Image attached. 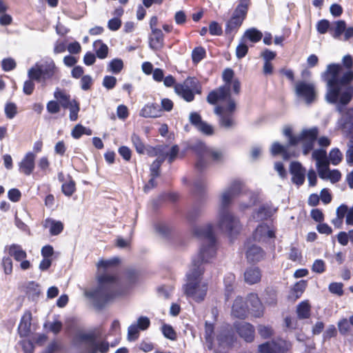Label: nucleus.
<instances>
[{
	"label": "nucleus",
	"mask_w": 353,
	"mask_h": 353,
	"mask_svg": "<svg viewBox=\"0 0 353 353\" xmlns=\"http://www.w3.org/2000/svg\"><path fill=\"white\" fill-rule=\"evenodd\" d=\"M193 231L202 243L199 254L192 258V268L186 274V283L183 285V290L187 298L201 303L205 300L208 290V283L202 281L204 272L202 265L214 257L216 252V238L211 223L196 227Z\"/></svg>",
	"instance_id": "1"
},
{
	"label": "nucleus",
	"mask_w": 353,
	"mask_h": 353,
	"mask_svg": "<svg viewBox=\"0 0 353 353\" xmlns=\"http://www.w3.org/2000/svg\"><path fill=\"white\" fill-rule=\"evenodd\" d=\"M343 66L339 63H331L322 74V79L326 82L325 100L328 103L335 104L336 110L341 114L345 112L344 107L353 98V71L344 72L340 77Z\"/></svg>",
	"instance_id": "2"
},
{
	"label": "nucleus",
	"mask_w": 353,
	"mask_h": 353,
	"mask_svg": "<svg viewBox=\"0 0 353 353\" xmlns=\"http://www.w3.org/2000/svg\"><path fill=\"white\" fill-rule=\"evenodd\" d=\"M234 77V72L232 69H225L222 74L225 84L210 92L207 97V101L212 105H216L219 101H227L226 105H217L214 109V112L218 117L219 125L225 130H231L236 125L234 118L236 104L230 93Z\"/></svg>",
	"instance_id": "3"
},
{
	"label": "nucleus",
	"mask_w": 353,
	"mask_h": 353,
	"mask_svg": "<svg viewBox=\"0 0 353 353\" xmlns=\"http://www.w3.org/2000/svg\"><path fill=\"white\" fill-rule=\"evenodd\" d=\"M243 184L239 180H234L223 192L219 212L218 227L230 236L236 234L241 228L239 219L229 210L228 207L232 200L239 195L243 190Z\"/></svg>",
	"instance_id": "4"
},
{
	"label": "nucleus",
	"mask_w": 353,
	"mask_h": 353,
	"mask_svg": "<svg viewBox=\"0 0 353 353\" xmlns=\"http://www.w3.org/2000/svg\"><path fill=\"white\" fill-rule=\"evenodd\" d=\"M85 294L92 300L97 309H102L108 301L121 294L117 276L102 274L98 276V286Z\"/></svg>",
	"instance_id": "5"
},
{
	"label": "nucleus",
	"mask_w": 353,
	"mask_h": 353,
	"mask_svg": "<svg viewBox=\"0 0 353 353\" xmlns=\"http://www.w3.org/2000/svg\"><path fill=\"white\" fill-rule=\"evenodd\" d=\"M250 5V0H238V4L232 16L226 21L225 34L231 40L233 39L245 19Z\"/></svg>",
	"instance_id": "6"
},
{
	"label": "nucleus",
	"mask_w": 353,
	"mask_h": 353,
	"mask_svg": "<svg viewBox=\"0 0 353 353\" xmlns=\"http://www.w3.org/2000/svg\"><path fill=\"white\" fill-rule=\"evenodd\" d=\"M58 69L54 61L48 58L37 63L28 71V77L37 82L46 83L53 79Z\"/></svg>",
	"instance_id": "7"
},
{
	"label": "nucleus",
	"mask_w": 353,
	"mask_h": 353,
	"mask_svg": "<svg viewBox=\"0 0 353 353\" xmlns=\"http://www.w3.org/2000/svg\"><path fill=\"white\" fill-rule=\"evenodd\" d=\"M74 340L78 344H83L86 353H107L109 343L107 341H98L94 332H79Z\"/></svg>",
	"instance_id": "8"
},
{
	"label": "nucleus",
	"mask_w": 353,
	"mask_h": 353,
	"mask_svg": "<svg viewBox=\"0 0 353 353\" xmlns=\"http://www.w3.org/2000/svg\"><path fill=\"white\" fill-rule=\"evenodd\" d=\"M175 93L186 102L194 101L195 94H200L202 87L196 77H188L182 83L174 85Z\"/></svg>",
	"instance_id": "9"
},
{
	"label": "nucleus",
	"mask_w": 353,
	"mask_h": 353,
	"mask_svg": "<svg viewBox=\"0 0 353 353\" xmlns=\"http://www.w3.org/2000/svg\"><path fill=\"white\" fill-rule=\"evenodd\" d=\"M291 348L292 343L290 341L279 339L259 345L258 350L260 353H288Z\"/></svg>",
	"instance_id": "10"
},
{
	"label": "nucleus",
	"mask_w": 353,
	"mask_h": 353,
	"mask_svg": "<svg viewBox=\"0 0 353 353\" xmlns=\"http://www.w3.org/2000/svg\"><path fill=\"white\" fill-rule=\"evenodd\" d=\"M277 210L278 208L274 206L271 202H267L254 209L251 218L255 222L268 221L272 219Z\"/></svg>",
	"instance_id": "11"
},
{
	"label": "nucleus",
	"mask_w": 353,
	"mask_h": 353,
	"mask_svg": "<svg viewBox=\"0 0 353 353\" xmlns=\"http://www.w3.org/2000/svg\"><path fill=\"white\" fill-rule=\"evenodd\" d=\"M295 93L297 97L303 98L307 103L310 104L315 99V86L312 83L299 81L295 85Z\"/></svg>",
	"instance_id": "12"
},
{
	"label": "nucleus",
	"mask_w": 353,
	"mask_h": 353,
	"mask_svg": "<svg viewBox=\"0 0 353 353\" xmlns=\"http://www.w3.org/2000/svg\"><path fill=\"white\" fill-rule=\"evenodd\" d=\"M336 127L341 130L343 135L353 132V108L345 109V112L337 120Z\"/></svg>",
	"instance_id": "13"
},
{
	"label": "nucleus",
	"mask_w": 353,
	"mask_h": 353,
	"mask_svg": "<svg viewBox=\"0 0 353 353\" xmlns=\"http://www.w3.org/2000/svg\"><path fill=\"white\" fill-rule=\"evenodd\" d=\"M289 171L292 175V182L296 186L302 185L305 180L306 170L299 161L290 163Z\"/></svg>",
	"instance_id": "14"
},
{
	"label": "nucleus",
	"mask_w": 353,
	"mask_h": 353,
	"mask_svg": "<svg viewBox=\"0 0 353 353\" xmlns=\"http://www.w3.org/2000/svg\"><path fill=\"white\" fill-rule=\"evenodd\" d=\"M234 327L240 337L244 339L247 343H251L254 341L255 330L254 326L247 322H236Z\"/></svg>",
	"instance_id": "15"
},
{
	"label": "nucleus",
	"mask_w": 353,
	"mask_h": 353,
	"mask_svg": "<svg viewBox=\"0 0 353 353\" xmlns=\"http://www.w3.org/2000/svg\"><path fill=\"white\" fill-rule=\"evenodd\" d=\"M248 310L256 318L263 314V306L256 294L251 293L247 297Z\"/></svg>",
	"instance_id": "16"
},
{
	"label": "nucleus",
	"mask_w": 353,
	"mask_h": 353,
	"mask_svg": "<svg viewBox=\"0 0 353 353\" xmlns=\"http://www.w3.org/2000/svg\"><path fill=\"white\" fill-rule=\"evenodd\" d=\"M252 235L256 241H266L269 239L275 238V230L270 228L266 223H261L256 227Z\"/></svg>",
	"instance_id": "17"
},
{
	"label": "nucleus",
	"mask_w": 353,
	"mask_h": 353,
	"mask_svg": "<svg viewBox=\"0 0 353 353\" xmlns=\"http://www.w3.org/2000/svg\"><path fill=\"white\" fill-rule=\"evenodd\" d=\"M265 254L263 248L256 245H252L248 247L245 252L247 260L250 263H257L263 261Z\"/></svg>",
	"instance_id": "18"
},
{
	"label": "nucleus",
	"mask_w": 353,
	"mask_h": 353,
	"mask_svg": "<svg viewBox=\"0 0 353 353\" xmlns=\"http://www.w3.org/2000/svg\"><path fill=\"white\" fill-rule=\"evenodd\" d=\"M216 340L220 346L230 347L235 341L234 334L228 327L222 328L216 336Z\"/></svg>",
	"instance_id": "19"
},
{
	"label": "nucleus",
	"mask_w": 353,
	"mask_h": 353,
	"mask_svg": "<svg viewBox=\"0 0 353 353\" xmlns=\"http://www.w3.org/2000/svg\"><path fill=\"white\" fill-rule=\"evenodd\" d=\"M164 46V34L161 30H153L149 37V47L154 51L163 48Z\"/></svg>",
	"instance_id": "20"
},
{
	"label": "nucleus",
	"mask_w": 353,
	"mask_h": 353,
	"mask_svg": "<svg viewBox=\"0 0 353 353\" xmlns=\"http://www.w3.org/2000/svg\"><path fill=\"white\" fill-rule=\"evenodd\" d=\"M35 157L36 156L33 152H28L19 163L20 171L27 176L31 174L34 169Z\"/></svg>",
	"instance_id": "21"
},
{
	"label": "nucleus",
	"mask_w": 353,
	"mask_h": 353,
	"mask_svg": "<svg viewBox=\"0 0 353 353\" xmlns=\"http://www.w3.org/2000/svg\"><path fill=\"white\" fill-rule=\"evenodd\" d=\"M248 311L247 303L244 302L242 297H236L232 307V314L238 319H245Z\"/></svg>",
	"instance_id": "22"
},
{
	"label": "nucleus",
	"mask_w": 353,
	"mask_h": 353,
	"mask_svg": "<svg viewBox=\"0 0 353 353\" xmlns=\"http://www.w3.org/2000/svg\"><path fill=\"white\" fill-rule=\"evenodd\" d=\"M8 252L10 258L13 257L17 261H21L26 259L27 253L22 248L21 245L16 243H12L10 245H6L4 248V252Z\"/></svg>",
	"instance_id": "23"
},
{
	"label": "nucleus",
	"mask_w": 353,
	"mask_h": 353,
	"mask_svg": "<svg viewBox=\"0 0 353 353\" xmlns=\"http://www.w3.org/2000/svg\"><path fill=\"white\" fill-rule=\"evenodd\" d=\"M139 115L144 118H157L161 115V109L158 103H147L141 110Z\"/></svg>",
	"instance_id": "24"
},
{
	"label": "nucleus",
	"mask_w": 353,
	"mask_h": 353,
	"mask_svg": "<svg viewBox=\"0 0 353 353\" xmlns=\"http://www.w3.org/2000/svg\"><path fill=\"white\" fill-rule=\"evenodd\" d=\"M261 271L258 267H250L245 271V281L250 285L259 283L261 281Z\"/></svg>",
	"instance_id": "25"
},
{
	"label": "nucleus",
	"mask_w": 353,
	"mask_h": 353,
	"mask_svg": "<svg viewBox=\"0 0 353 353\" xmlns=\"http://www.w3.org/2000/svg\"><path fill=\"white\" fill-rule=\"evenodd\" d=\"M31 314L26 313L21 318L18 327V332L21 337L27 336L30 332Z\"/></svg>",
	"instance_id": "26"
},
{
	"label": "nucleus",
	"mask_w": 353,
	"mask_h": 353,
	"mask_svg": "<svg viewBox=\"0 0 353 353\" xmlns=\"http://www.w3.org/2000/svg\"><path fill=\"white\" fill-rule=\"evenodd\" d=\"M346 22L344 20H338L334 22L330 28V32L334 39H339L345 30Z\"/></svg>",
	"instance_id": "27"
},
{
	"label": "nucleus",
	"mask_w": 353,
	"mask_h": 353,
	"mask_svg": "<svg viewBox=\"0 0 353 353\" xmlns=\"http://www.w3.org/2000/svg\"><path fill=\"white\" fill-rule=\"evenodd\" d=\"M45 228H50V234L52 236H57L63 230V224L60 221H55L51 219H47L44 223Z\"/></svg>",
	"instance_id": "28"
},
{
	"label": "nucleus",
	"mask_w": 353,
	"mask_h": 353,
	"mask_svg": "<svg viewBox=\"0 0 353 353\" xmlns=\"http://www.w3.org/2000/svg\"><path fill=\"white\" fill-rule=\"evenodd\" d=\"M54 97L59 101L60 105L64 109H67L72 105V101L70 100V95L65 92V91L57 88L54 92Z\"/></svg>",
	"instance_id": "29"
},
{
	"label": "nucleus",
	"mask_w": 353,
	"mask_h": 353,
	"mask_svg": "<svg viewBox=\"0 0 353 353\" xmlns=\"http://www.w3.org/2000/svg\"><path fill=\"white\" fill-rule=\"evenodd\" d=\"M311 306L307 301H301L296 307V314L299 319H306L310 316Z\"/></svg>",
	"instance_id": "30"
},
{
	"label": "nucleus",
	"mask_w": 353,
	"mask_h": 353,
	"mask_svg": "<svg viewBox=\"0 0 353 353\" xmlns=\"http://www.w3.org/2000/svg\"><path fill=\"white\" fill-rule=\"evenodd\" d=\"M189 148L190 150L194 151L199 157H205L209 149L206 145L201 141H196L194 143H191Z\"/></svg>",
	"instance_id": "31"
},
{
	"label": "nucleus",
	"mask_w": 353,
	"mask_h": 353,
	"mask_svg": "<svg viewBox=\"0 0 353 353\" xmlns=\"http://www.w3.org/2000/svg\"><path fill=\"white\" fill-rule=\"evenodd\" d=\"M244 37L252 43H256L262 39L263 33L256 28H251L246 30Z\"/></svg>",
	"instance_id": "32"
},
{
	"label": "nucleus",
	"mask_w": 353,
	"mask_h": 353,
	"mask_svg": "<svg viewBox=\"0 0 353 353\" xmlns=\"http://www.w3.org/2000/svg\"><path fill=\"white\" fill-rule=\"evenodd\" d=\"M93 46L96 48V56L99 59H105L108 56V48L106 44L103 43L101 40L94 42Z\"/></svg>",
	"instance_id": "33"
},
{
	"label": "nucleus",
	"mask_w": 353,
	"mask_h": 353,
	"mask_svg": "<svg viewBox=\"0 0 353 353\" xmlns=\"http://www.w3.org/2000/svg\"><path fill=\"white\" fill-rule=\"evenodd\" d=\"M327 159L331 164L337 165L343 160V154L338 148H334L330 151Z\"/></svg>",
	"instance_id": "34"
},
{
	"label": "nucleus",
	"mask_w": 353,
	"mask_h": 353,
	"mask_svg": "<svg viewBox=\"0 0 353 353\" xmlns=\"http://www.w3.org/2000/svg\"><path fill=\"white\" fill-rule=\"evenodd\" d=\"M301 135L302 141H316L319 130L316 127H314L310 129H304L300 133Z\"/></svg>",
	"instance_id": "35"
},
{
	"label": "nucleus",
	"mask_w": 353,
	"mask_h": 353,
	"mask_svg": "<svg viewBox=\"0 0 353 353\" xmlns=\"http://www.w3.org/2000/svg\"><path fill=\"white\" fill-rule=\"evenodd\" d=\"M123 68V62L119 58L113 59L108 65V70L113 74H119Z\"/></svg>",
	"instance_id": "36"
},
{
	"label": "nucleus",
	"mask_w": 353,
	"mask_h": 353,
	"mask_svg": "<svg viewBox=\"0 0 353 353\" xmlns=\"http://www.w3.org/2000/svg\"><path fill=\"white\" fill-rule=\"evenodd\" d=\"M234 281L235 276L232 273H229L224 277L225 296L227 300L229 299L230 294L233 291V284L234 283Z\"/></svg>",
	"instance_id": "37"
},
{
	"label": "nucleus",
	"mask_w": 353,
	"mask_h": 353,
	"mask_svg": "<svg viewBox=\"0 0 353 353\" xmlns=\"http://www.w3.org/2000/svg\"><path fill=\"white\" fill-rule=\"evenodd\" d=\"M26 292L32 299L37 298L41 293L40 285L34 281H30L27 285Z\"/></svg>",
	"instance_id": "38"
},
{
	"label": "nucleus",
	"mask_w": 353,
	"mask_h": 353,
	"mask_svg": "<svg viewBox=\"0 0 353 353\" xmlns=\"http://www.w3.org/2000/svg\"><path fill=\"white\" fill-rule=\"evenodd\" d=\"M205 179L202 176L198 177L193 183L192 191L194 194H198L202 195L205 191Z\"/></svg>",
	"instance_id": "39"
},
{
	"label": "nucleus",
	"mask_w": 353,
	"mask_h": 353,
	"mask_svg": "<svg viewBox=\"0 0 353 353\" xmlns=\"http://www.w3.org/2000/svg\"><path fill=\"white\" fill-rule=\"evenodd\" d=\"M120 260L118 257H114L108 260H101L98 263V267L99 268H103L104 270H108L109 268H114L119 265Z\"/></svg>",
	"instance_id": "40"
},
{
	"label": "nucleus",
	"mask_w": 353,
	"mask_h": 353,
	"mask_svg": "<svg viewBox=\"0 0 353 353\" xmlns=\"http://www.w3.org/2000/svg\"><path fill=\"white\" fill-rule=\"evenodd\" d=\"M131 141L134 146L136 151L139 154H144L145 150V147L144 143L142 142L139 136L137 134H132L131 137Z\"/></svg>",
	"instance_id": "41"
},
{
	"label": "nucleus",
	"mask_w": 353,
	"mask_h": 353,
	"mask_svg": "<svg viewBox=\"0 0 353 353\" xmlns=\"http://www.w3.org/2000/svg\"><path fill=\"white\" fill-rule=\"evenodd\" d=\"M70 110L69 118L72 121H75L78 119V113L80 110L79 103L75 100H72V105L68 108Z\"/></svg>",
	"instance_id": "42"
},
{
	"label": "nucleus",
	"mask_w": 353,
	"mask_h": 353,
	"mask_svg": "<svg viewBox=\"0 0 353 353\" xmlns=\"http://www.w3.org/2000/svg\"><path fill=\"white\" fill-rule=\"evenodd\" d=\"M205 56V50L203 47H196L192 52V59L193 63H198Z\"/></svg>",
	"instance_id": "43"
},
{
	"label": "nucleus",
	"mask_w": 353,
	"mask_h": 353,
	"mask_svg": "<svg viewBox=\"0 0 353 353\" xmlns=\"http://www.w3.org/2000/svg\"><path fill=\"white\" fill-rule=\"evenodd\" d=\"M312 159L316 161V163L321 161H327V154L325 149L319 148L316 149L312 152Z\"/></svg>",
	"instance_id": "44"
},
{
	"label": "nucleus",
	"mask_w": 353,
	"mask_h": 353,
	"mask_svg": "<svg viewBox=\"0 0 353 353\" xmlns=\"http://www.w3.org/2000/svg\"><path fill=\"white\" fill-rule=\"evenodd\" d=\"M161 331L163 336L170 339V340H175L176 337V334L173 327L168 324L163 325L161 327Z\"/></svg>",
	"instance_id": "45"
},
{
	"label": "nucleus",
	"mask_w": 353,
	"mask_h": 353,
	"mask_svg": "<svg viewBox=\"0 0 353 353\" xmlns=\"http://www.w3.org/2000/svg\"><path fill=\"white\" fill-rule=\"evenodd\" d=\"M93 84V79L89 74L82 76L80 80V86L82 90H89Z\"/></svg>",
	"instance_id": "46"
},
{
	"label": "nucleus",
	"mask_w": 353,
	"mask_h": 353,
	"mask_svg": "<svg viewBox=\"0 0 353 353\" xmlns=\"http://www.w3.org/2000/svg\"><path fill=\"white\" fill-rule=\"evenodd\" d=\"M4 110L6 117L9 119H13L17 113L16 104L11 102L6 104Z\"/></svg>",
	"instance_id": "47"
},
{
	"label": "nucleus",
	"mask_w": 353,
	"mask_h": 353,
	"mask_svg": "<svg viewBox=\"0 0 353 353\" xmlns=\"http://www.w3.org/2000/svg\"><path fill=\"white\" fill-rule=\"evenodd\" d=\"M343 287L342 283L333 282L329 285L328 290L332 294L341 296L343 295Z\"/></svg>",
	"instance_id": "48"
},
{
	"label": "nucleus",
	"mask_w": 353,
	"mask_h": 353,
	"mask_svg": "<svg viewBox=\"0 0 353 353\" xmlns=\"http://www.w3.org/2000/svg\"><path fill=\"white\" fill-rule=\"evenodd\" d=\"M201 211L202 210L200 206L194 205L187 214L188 220L192 223L194 222L197 217L201 215Z\"/></svg>",
	"instance_id": "49"
},
{
	"label": "nucleus",
	"mask_w": 353,
	"mask_h": 353,
	"mask_svg": "<svg viewBox=\"0 0 353 353\" xmlns=\"http://www.w3.org/2000/svg\"><path fill=\"white\" fill-rule=\"evenodd\" d=\"M331 28L330 21L327 19H321L316 23V30L321 34H325Z\"/></svg>",
	"instance_id": "50"
},
{
	"label": "nucleus",
	"mask_w": 353,
	"mask_h": 353,
	"mask_svg": "<svg viewBox=\"0 0 353 353\" xmlns=\"http://www.w3.org/2000/svg\"><path fill=\"white\" fill-rule=\"evenodd\" d=\"M1 266L6 274H11L12 272V261L10 256H3L1 261Z\"/></svg>",
	"instance_id": "51"
},
{
	"label": "nucleus",
	"mask_w": 353,
	"mask_h": 353,
	"mask_svg": "<svg viewBox=\"0 0 353 353\" xmlns=\"http://www.w3.org/2000/svg\"><path fill=\"white\" fill-rule=\"evenodd\" d=\"M63 193L67 196H70L75 191V183L70 180L69 182L65 183L61 187Z\"/></svg>",
	"instance_id": "52"
},
{
	"label": "nucleus",
	"mask_w": 353,
	"mask_h": 353,
	"mask_svg": "<svg viewBox=\"0 0 353 353\" xmlns=\"http://www.w3.org/2000/svg\"><path fill=\"white\" fill-rule=\"evenodd\" d=\"M117 84V79L113 76L106 75L103 77L102 85L107 90L113 89Z\"/></svg>",
	"instance_id": "53"
},
{
	"label": "nucleus",
	"mask_w": 353,
	"mask_h": 353,
	"mask_svg": "<svg viewBox=\"0 0 353 353\" xmlns=\"http://www.w3.org/2000/svg\"><path fill=\"white\" fill-rule=\"evenodd\" d=\"M350 320L347 319H341L338 323L339 332L343 335L347 334L350 330Z\"/></svg>",
	"instance_id": "54"
},
{
	"label": "nucleus",
	"mask_w": 353,
	"mask_h": 353,
	"mask_svg": "<svg viewBox=\"0 0 353 353\" xmlns=\"http://www.w3.org/2000/svg\"><path fill=\"white\" fill-rule=\"evenodd\" d=\"M248 196L250 199L248 203H241L239 205L241 210H245L251 206L254 205L257 200V196L252 192H248Z\"/></svg>",
	"instance_id": "55"
},
{
	"label": "nucleus",
	"mask_w": 353,
	"mask_h": 353,
	"mask_svg": "<svg viewBox=\"0 0 353 353\" xmlns=\"http://www.w3.org/2000/svg\"><path fill=\"white\" fill-rule=\"evenodd\" d=\"M1 67L5 72L11 71L16 68V62L12 58H6L3 59Z\"/></svg>",
	"instance_id": "56"
},
{
	"label": "nucleus",
	"mask_w": 353,
	"mask_h": 353,
	"mask_svg": "<svg viewBox=\"0 0 353 353\" xmlns=\"http://www.w3.org/2000/svg\"><path fill=\"white\" fill-rule=\"evenodd\" d=\"M34 81H35V80L33 79L29 78V79L26 80L24 82L23 87V92L25 94L30 95L32 94V92L34 90V88H35V84L34 83Z\"/></svg>",
	"instance_id": "57"
},
{
	"label": "nucleus",
	"mask_w": 353,
	"mask_h": 353,
	"mask_svg": "<svg viewBox=\"0 0 353 353\" xmlns=\"http://www.w3.org/2000/svg\"><path fill=\"white\" fill-rule=\"evenodd\" d=\"M209 32L211 35L221 36L223 33L221 26L216 21H212L209 25Z\"/></svg>",
	"instance_id": "58"
},
{
	"label": "nucleus",
	"mask_w": 353,
	"mask_h": 353,
	"mask_svg": "<svg viewBox=\"0 0 353 353\" xmlns=\"http://www.w3.org/2000/svg\"><path fill=\"white\" fill-rule=\"evenodd\" d=\"M312 270L318 274L324 272L325 270V262L322 259L315 260L312 266Z\"/></svg>",
	"instance_id": "59"
},
{
	"label": "nucleus",
	"mask_w": 353,
	"mask_h": 353,
	"mask_svg": "<svg viewBox=\"0 0 353 353\" xmlns=\"http://www.w3.org/2000/svg\"><path fill=\"white\" fill-rule=\"evenodd\" d=\"M139 329L135 323H132L128 327V337L130 341H134L139 337Z\"/></svg>",
	"instance_id": "60"
},
{
	"label": "nucleus",
	"mask_w": 353,
	"mask_h": 353,
	"mask_svg": "<svg viewBox=\"0 0 353 353\" xmlns=\"http://www.w3.org/2000/svg\"><path fill=\"white\" fill-rule=\"evenodd\" d=\"M135 324L140 330H145L149 327L150 321L147 316H141L137 319V322Z\"/></svg>",
	"instance_id": "61"
},
{
	"label": "nucleus",
	"mask_w": 353,
	"mask_h": 353,
	"mask_svg": "<svg viewBox=\"0 0 353 353\" xmlns=\"http://www.w3.org/2000/svg\"><path fill=\"white\" fill-rule=\"evenodd\" d=\"M210 156L213 161L216 162L221 161L223 159L224 154L221 150L208 149L207 155Z\"/></svg>",
	"instance_id": "62"
},
{
	"label": "nucleus",
	"mask_w": 353,
	"mask_h": 353,
	"mask_svg": "<svg viewBox=\"0 0 353 353\" xmlns=\"http://www.w3.org/2000/svg\"><path fill=\"white\" fill-rule=\"evenodd\" d=\"M196 129L206 135H212L214 132L212 126L203 121L196 128Z\"/></svg>",
	"instance_id": "63"
},
{
	"label": "nucleus",
	"mask_w": 353,
	"mask_h": 353,
	"mask_svg": "<svg viewBox=\"0 0 353 353\" xmlns=\"http://www.w3.org/2000/svg\"><path fill=\"white\" fill-rule=\"evenodd\" d=\"M47 111L50 114H57L60 110V105L57 101H50L46 105Z\"/></svg>",
	"instance_id": "64"
}]
</instances>
